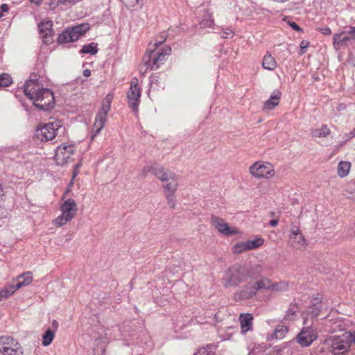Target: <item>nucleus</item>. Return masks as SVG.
<instances>
[{
	"instance_id": "nucleus-50",
	"label": "nucleus",
	"mask_w": 355,
	"mask_h": 355,
	"mask_svg": "<svg viewBox=\"0 0 355 355\" xmlns=\"http://www.w3.org/2000/svg\"><path fill=\"white\" fill-rule=\"evenodd\" d=\"M83 75L85 76V77H89L91 76V71L89 69H85L83 71Z\"/></svg>"
},
{
	"instance_id": "nucleus-10",
	"label": "nucleus",
	"mask_w": 355,
	"mask_h": 355,
	"mask_svg": "<svg viewBox=\"0 0 355 355\" xmlns=\"http://www.w3.org/2000/svg\"><path fill=\"white\" fill-rule=\"evenodd\" d=\"M139 80L133 78L130 82V87L127 93V98L129 107L135 113L138 112V107L140 103V96L141 94V88L139 87Z\"/></svg>"
},
{
	"instance_id": "nucleus-56",
	"label": "nucleus",
	"mask_w": 355,
	"mask_h": 355,
	"mask_svg": "<svg viewBox=\"0 0 355 355\" xmlns=\"http://www.w3.org/2000/svg\"><path fill=\"white\" fill-rule=\"evenodd\" d=\"M3 16V12L1 11V10H0V17Z\"/></svg>"
},
{
	"instance_id": "nucleus-28",
	"label": "nucleus",
	"mask_w": 355,
	"mask_h": 355,
	"mask_svg": "<svg viewBox=\"0 0 355 355\" xmlns=\"http://www.w3.org/2000/svg\"><path fill=\"white\" fill-rule=\"evenodd\" d=\"M351 168V163L347 161H341L338 165V175L340 178L347 176Z\"/></svg>"
},
{
	"instance_id": "nucleus-19",
	"label": "nucleus",
	"mask_w": 355,
	"mask_h": 355,
	"mask_svg": "<svg viewBox=\"0 0 355 355\" xmlns=\"http://www.w3.org/2000/svg\"><path fill=\"white\" fill-rule=\"evenodd\" d=\"M53 24L51 21L46 20L41 21L38 25V28L41 37L44 38V42L47 44L50 42L49 37L52 36Z\"/></svg>"
},
{
	"instance_id": "nucleus-15",
	"label": "nucleus",
	"mask_w": 355,
	"mask_h": 355,
	"mask_svg": "<svg viewBox=\"0 0 355 355\" xmlns=\"http://www.w3.org/2000/svg\"><path fill=\"white\" fill-rule=\"evenodd\" d=\"M350 347V341L347 335L334 337L331 343V352L336 355L344 354Z\"/></svg>"
},
{
	"instance_id": "nucleus-2",
	"label": "nucleus",
	"mask_w": 355,
	"mask_h": 355,
	"mask_svg": "<svg viewBox=\"0 0 355 355\" xmlns=\"http://www.w3.org/2000/svg\"><path fill=\"white\" fill-rule=\"evenodd\" d=\"M25 95L31 99L35 107L41 110H49L54 105V96L51 90L42 87L36 79L27 80L24 86Z\"/></svg>"
},
{
	"instance_id": "nucleus-57",
	"label": "nucleus",
	"mask_w": 355,
	"mask_h": 355,
	"mask_svg": "<svg viewBox=\"0 0 355 355\" xmlns=\"http://www.w3.org/2000/svg\"><path fill=\"white\" fill-rule=\"evenodd\" d=\"M76 172H74V173H73V179L76 177Z\"/></svg>"
},
{
	"instance_id": "nucleus-53",
	"label": "nucleus",
	"mask_w": 355,
	"mask_h": 355,
	"mask_svg": "<svg viewBox=\"0 0 355 355\" xmlns=\"http://www.w3.org/2000/svg\"><path fill=\"white\" fill-rule=\"evenodd\" d=\"M142 64H144V66L143 65L140 66L139 71H140L141 73H145L146 72V71H145V69H146V67L144 63L142 62Z\"/></svg>"
},
{
	"instance_id": "nucleus-52",
	"label": "nucleus",
	"mask_w": 355,
	"mask_h": 355,
	"mask_svg": "<svg viewBox=\"0 0 355 355\" xmlns=\"http://www.w3.org/2000/svg\"><path fill=\"white\" fill-rule=\"evenodd\" d=\"M278 224V220H271L270 221V225L272 226V227H275L277 226Z\"/></svg>"
},
{
	"instance_id": "nucleus-14",
	"label": "nucleus",
	"mask_w": 355,
	"mask_h": 355,
	"mask_svg": "<svg viewBox=\"0 0 355 355\" xmlns=\"http://www.w3.org/2000/svg\"><path fill=\"white\" fill-rule=\"evenodd\" d=\"M264 243L262 238H257L253 240H248L244 242H239L233 245L232 250L235 254H239L245 251H249L261 247Z\"/></svg>"
},
{
	"instance_id": "nucleus-29",
	"label": "nucleus",
	"mask_w": 355,
	"mask_h": 355,
	"mask_svg": "<svg viewBox=\"0 0 355 355\" xmlns=\"http://www.w3.org/2000/svg\"><path fill=\"white\" fill-rule=\"evenodd\" d=\"M17 291V289L14 284L6 286L1 291H0V301L8 298Z\"/></svg>"
},
{
	"instance_id": "nucleus-13",
	"label": "nucleus",
	"mask_w": 355,
	"mask_h": 355,
	"mask_svg": "<svg viewBox=\"0 0 355 355\" xmlns=\"http://www.w3.org/2000/svg\"><path fill=\"white\" fill-rule=\"evenodd\" d=\"M288 242L292 248L302 251L304 250L308 245L306 239L297 226L291 227Z\"/></svg>"
},
{
	"instance_id": "nucleus-54",
	"label": "nucleus",
	"mask_w": 355,
	"mask_h": 355,
	"mask_svg": "<svg viewBox=\"0 0 355 355\" xmlns=\"http://www.w3.org/2000/svg\"><path fill=\"white\" fill-rule=\"evenodd\" d=\"M31 1L32 3H34L37 4V5H38V4H40L41 3L42 0H31Z\"/></svg>"
},
{
	"instance_id": "nucleus-9",
	"label": "nucleus",
	"mask_w": 355,
	"mask_h": 355,
	"mask_svg": "<svg viewBox=\"0 0 355 355\" xmlns=\"http://www.w3.org/2000/svg\"><path fill=\"white\" fill-rule=\"evenodd\" d=\"M20 344L10 336H0V355H23Z\"/></svg>"
},
{
	"instance_id": "nucleus-24",
	"label": "nucleus",
	"mask_w": 355,
	"mask_h": 355,
	"mask_svg": "<svg viewBox=\"0 0 355 355\" xmlns=\"http://www.w3.org/2000/svg\"><path fill=\"white\" fill-rule=\"evenodd\" d=\"M289 282L286 281L273 282L271 284V292L283 293L288 290Z\"/></svg>"
},
{
	"instance_id": "nucleus-58",
	"label": "nucleus",
	"mask_w": 355,
	"mask_h": 355,
	"mask_svg": "<svg viewBox=\"0 0 355 355\" xmlns=\"http://www.w3.org/2000/svg\"><path fill=\"white\" fill-rule=\"evenodd\" d=\"M306 319H304V324H306Z\"/></svg>"
},
{
	"instance_id": "nucleus-33",
	"label": "nucleus",
	"mask_w": 355,
	"mask_h": 355,
	"mask_svg": "<svg viewBox=\"0 0 355 355\" xmlns=\"http://www.w3.org/2000/svg\"><path fill=\"white\" fill-rule=\"evenodd\" d=\"M202 28H212L214 26V20L212 15L207 12L204 16L200 22Z\"/></svg>"
},
{
	"instance_id": "nucleus-30",
	"label": "nucleus",
	"mask_w": 355,
	"mask_h": 355,
	"mask_svg": "<svg viewBox=\"0 0 355 355\" xmlns=\"http://www.w3.org/2000/svg\"><path fill=\"white\" fill-rule=\"evenodd\" d=\"M272 280L269 278H262L256 281L257 291L266 290L270 291Z\"/></svg>"
},
{
	"instance_id": "nucleus-35",
	"label": "nucleus",
	"mask_w": 355,
	"mask_h": 355,
	"mask_svg": "<svg viewBox=\"0 0 355 355\" xmlns=\"http://www.w3.org/2000/svg\"><path fill=\"white\" fill-rule=\"evenodd\" d=\"M80 52L84 54L90 53L94 55L98 52V48L96 44L91 43L83 46Z\"/></svg>"
},
{
	"instance_id": "nucleus-22",
	"label": "nucleus",
	"mask_w": 355,
	"mask_h": 355,
	"mask_svg": "<svg viewBox=\"0 0 355 355\" xmlns=\"http://www.w3.org/2000/svg\"><path fill=\"white\" fill-rule=\"evenodd\" d=\"M33 277L32 272L28 271L22 273L17 277V283L15 284L16 288L18 290L22 287L27 286L31 284Z\"/></svg>"
},
{
	"instance_id": "nucleus-25",
	"label": "nucleus",
	"mask_w": 355,
	"mask_h": 355,
	"mask_svg": "<svg viewBox=\"0 0 355 355\" xmlns=\"http://www.w3.org/2000/svg\"><path fill=\"white\" fill-rule=\"evenodd\" d=\"M277 62L270 53H266L263 57L262 66L265 69L272 71L277 67Z\"/></svg>"
},
{
	"instance_id": "nucleus-8",
	"label": "nucleus",
	"mask_w": 355,
	"mask_h": 355,
	"mask_svg": "<svg viewBox=\"0 0 355 355\" xmlns=\"http://www.w3.org/2000/svg\"><path fill=\"white\" fill-rule=\"evenodd\" d=\"M62 125V122L59 120L46 123L36 130V136L42 141L51 140L55 138L57 132Z\"/></svg>"
},
{
	"instance_id": "nucleus-20",
	"label": "nucleus",
	"mask_w": 355,
	"mask_h": 355,
	"mask_svg": "<svg viewBox=\"0 0 355 355\" xmlns=\"http://www.w3.org/2000/svg\"><path fill=\"white\" fill-rule=\"evenodd\" d=\"M352 40V37L347 34V32L336 33L333 36V45L335 49H339L342 46H347Z\"/></svg>"
},
{
	"instance_id": "nucleus-55",
	"label": "nucleus",
	"mask_w": 355,
	"mask_h": 355,
	"mask_svg": "<svg viewBox=\"0 0 355 355\" xmlns=\"http://www.w3.org/2000/svg\"><path fill=\"white\" fill-rule=\"evenodd\" d=\"M350 136H355V128L351 131Z\"/></svg>"
},
{
	"instance_id": "nucleus-23",
	"label": "nucleus",
	"mask_w": 355,
	"mask_h": 355,
	"mask_svg": "<svg viewBox=\"0 0 355 355\" xmlns=\"http://www.w3.org/2000/svg\"><path fill=\"white\" fill-rule=\"evenodd\" d=\"M252 319L253 317L250 313H241L240 315L239 321L242 333H245L252 329Z\"/></svg>"
},
{
	"instance_id": "nucleus-21",
	"label": "nucleus",
	"mask_w": 355,
	"mask_h": 355,
	"mask_svg": "<svg viewBox=\"0 0 355 355\" xmlns=\"http://www.w3.org/2000/svg\"><path fill=\"white\" fill-rule=\"evenodd\" d=\"M282 96V93L279 90H275L269 99H268L263 106V111H268L273 110L279 103V101Z\"/></svg>"
},
{
	"instance_id": "nucleus-39",
	"label": "nucleus",
	"mask_w": 355,
	"mask_h": 355,
	"mask_svg": "<svg viewBox=\"0 0 355 355\" xmlns=\"http://www.w3.org/2000/svg\"><path fill=\"white\" fill-rule=\"evenodd\" d=\"M168 205L171 209H175L176 207V198L175 193H164Z\"/></svg>"
},
{
	"instance_id": "nucleus-51",
	"label": "nucleus",
	"mask_w": 355,
	"mask_h": 355,
	"mask_svg": "<svg viewBox=\"0 0 355 355\" xmlns=\"http://www.w3.org/2000/svg\"><path fill=\"white\" fill-rule=\"evenodd\" d=\"M308 46V42L305 41H302L300 44V47L302 49H306Z\"/></svg>"
},
{
	"instance_id": "nucleus-37",
	"label": "nucleus",
	"mask_w": 355,
	"mask_h": 355,
	"mask_svg": "<svg viewBox=\"0 0 355 355\" xmlns=\"http://www.w3.org/2000/svg\"><path fill=\"white\" fill-rule=\"evenodd\" d=\"M288 331V328L286 326L284 325H279L276 327L275 331V336L276 338H283L286 333Z\"/></svg>"
},
{
	"instance_id": "nucleus-34",
	"label": "nucleus",
	"mask_w": 355,
	"mask_h": 355,
	"mask_svg": "<svg viewBox=\"0 0 355 355\" xmlns=\"http://www.w3.org/2000/svg\"><path fill=\"white\" fill-rule=\"evenodd\" d=\"M164 83L159 80V77L156 75L153 76L150 79V89L157 90L159 89H164Z\"/></svg>"
},
{
	"instance_id": "nucleus-42",
	"label": "nucleus",
	"mask_w": 355,
	"mask_h": 355,
	"mask_svg": "<svg viewBox=\"0 0 355 355\" xmlns=\"http://www.w3.org/2000/svg\"><path fill=\"white\" fill-rule=\"evenodd\" d=\"M234 32L230 29H226L221 33V37L223 38H228L232 37L234 36Z\"/></svg>"
},
{
	"instance_id": "nucleus-48",
	"label": "nucleus",
	"mask_w": 355,
	"mask_h": 355,
	"mask_svg": "<svg viewBox=\"0 0 355 355\" xmlns=\"http://www.w3.org/2000/svg\"><path fill=\"white\" fill-rule=\"evenodd\" d=\"M58 328V322L55 320H53L51 329L55 330V332L57 331Z\"/></svg>"
},
{
	"instance_id": "nucleus-18",
	"label": "nucleus",
	"mask_w": 355,
	"mask_h": 355,
	"mask_svg": "<svg viewBox=\"0 0 355 355\" xmlns=\"http://www.w3.org/2000/svg\"><path fill=\"white\" fill-rule=\"evenodd\" d=\"M143 171L145 174L147 172H151L162 182H168L174 175L172 172L156 164L144 168Z\"/></svg>"
},
{
	"instance_id": "nucleus-5",
	"label": "nucleus",
	"mask_w": 355,
	"mask_h": 355,
	"mask_svg": "<svg viewBox=\"0 0 355 355\" xmlns=\"http://www.w3.org/2000/svg\"><path fill=\"white\" fill-rule=\"evenodd\" d=\"M113 94L109 93L101 102V106L96 114L95 122L92 128V139L100 132L107 122V115L111 109Z\"/></svg>"
},
{
	"instance_id": "nucleus-49",
	"label": "nucleus",
	"mask_w": 355,
	"mask_h": 355,
	"mask_svg": "<svg viewBox=\"0 0 355 355\" xmlns=\"http://www.w3.org/2000/svg\"><path fill=\"white\" fill-rule=\"evenodd\" d=\"M0 9L1 10V11L3 12H8L9 7L7 4H2L1 6L0 7Z\"/></svg>"
},
{
	"instance_id": "nucleus-47",
	"label": "nucleus",
	"mask_w": 355,
	"mask_h": 355,
	"mask_svg": "<svg viewBox=\"0 0 355 355\" xmlns=\"http://www.w3.org/2000/svg\"><path fill=\"white\" fill-rule=\"evenodd\" d=\"M347 34L352 37V40H355V26H351L347 31Z\"/></svg>"
},
{
	"instance_id": "nucleus-4",
	"label": "nucleus",
	"mask_w": 355,
	"mask_h": 355,
	"mask_svg": "<svg viewBox=\"0 0 355 355\" xmlns=\"http://www.w3.org/2000/svg\"><path fill=\"white\" fill-rule=\"evenodd\" d=\"M61 214L52 220L56 227H60L75 218L78 211V205L73 198L64 200L60 207Z\"/></svg>"
},
{
	"instance_id": "nucleus-46",
	"label": "nucleus",
	"mask_w": 355,
	"mask_h": 355,
	"mask_svg": "<svg viewBox=\"0 0 355 355\" xmlns=\"http://www.w3.org/2000/svg\"><path fill=\"white\" fill-rule=\"evenodd\" d=\"M288 24L293 30L299 32L302 31V28L295 21H290Z\"/></svg>"
},
{
	"instance_id": "nucleus-41",
	"label": "nucleus",
	"mask_w": 355,
	"mask_h": 355,
	"mask_svg": "<svg viewBox=\"0 0 355 355\" xmlns=\"http://www.w3.org/2000/svg\"><path fill=\"white\" fill-rule=\"evenodd\" d=\"M193 355H214V352L211 351V348L207 347H202L199 349V350L195 353Z\"/></svg>"
},
{
	"instance_id": "nucleus-7",
	"label": "nucleus",
	"mask_w": 355,
	"mask_h": 355,
	"mask_svg": "<svg viewBox=\"0 0 355 355\" xmlns=\"http://www.w3.org/2000/svg\"><path fill=\"white\" fill-rule=\"evenodd\" d=\"M89 29V25L88 24H83L71 28H68L58 35V42L62 44L76 41Z\"/></svg>"
},
{
	"instance_id": "nucleus-3",
	"label": "nucleus",
	"mask_w": 355,
	"mask_h": 355,
	"mask_svg": "<svg viewBox=\"0 0 355 355\" xmlns=\"http://www.w3.org/2000/svg\"><path fill=\"white\" fill-rule=\"evenodd\" d=\"M171 53V48L170 46H165L159 50L153 48V49L146 51L142 58V62L144 63L146 67L145 71L148 69L157 70L159 69V67L166 62Z\"/></svg>"
},
{
	"instance_id": "nucleus-17",
	"label": "nucleus",
	"mask_w": 355,
	"mask_h": 355,
	"mask_svg": "<svg viewBox=\"0 0 355 355\" xmlns=\"http://www.w3.org/2000/svg\"><path fill=\"white\" fill-rule=\"evenodd\" d=\"M256 282H248L234 293V298L236 300H248L253 297L257 293Z\"/></svg>"
},
{
	"instance_id": "nucleus-38",
	"label": "nucleus",
	"mask_w": 355,
	"mask_h": 355,
	"mask_svg": "<svg viewBox=\"0 0 355 355\" xmlns=\"http://www.w3.org/2000/svg\"><path fill=\"white\" fill-rule=\"evenodd\" d=\"M12 83V78L8 73L0 75V87H5Z\"/></svg>"
},
{
	"instance_id": "nucleus-40",
	"label": "nucleus",
	"mask_w": 355,
	"mask_h": 355,
	"mask_svg": "<svg viewBox=\"0 0 355 355\" xmlns=\"http://www.w3.org/2000/svg\"><path fill=\"white\" fill-rule=\"evenodd\" d=\"M167 35L165 32L161 33L157 36L155 42L153 45V48L157 49L161 44H162L166 40Z\"/></svg>"
},
{
	"instance_id": "nucleus-44",
	"label": "nucleus",
	"mask_w": 355,
	"mask_h": 355,
	"mask_svg": "<svg viewBox=\"0 0 355 355\" xmlns=\"http://www.w3.org/2000/svg\"><path fill=\"white\" fill-rule=\"evenodd\" d=\"M123 2L127 6L130 7L135 6L139 2V0H122Z\"/></svg>"
},
{
	"instance_id": "nucleus-59",
	"label": "nucleus",
	"mask_w": 355,
	"mask_h": 355,
	"mask_svg": "<svg viewBox=\"0 0 355 355\" xmlns=\"http://www.w3.org/2000/svg\"><path fill=\"white\" fill-rule=\"evenodd\" d=\"M354 342L355 343V337L354 338Z\"/></svg>"
},
{
	"instance_id": "nucleus-31",
	"label": "nucleus",
	"mask_w": 355,
	"mask_h": 355,
	"mask_svg": "<svg viewBox=\"0 0 355 355\" xmlns=\"http://www.w3.org/2000/svg\"><path fill=\"white\" fill-rule=\"evenodd\" d=\"M299 311L300 308L297 304H291L284 319L286 320H293Z\"/></svg>"
},
{
	"instance_id": "nucleus-27",
	"label": "nucleus",
	"mask_w": 355,
	"mask_h": 355,
	"mask_svg": "<svg viewBox=\"0 0 355 355\" xmlns=\"http://www.w3.org/2000/svg\"><path fill=\"white\" fill-rule=\"evenodd\" d=\"M163 186L164 193H175L178 188V183L173 175L168 182Z\"/></svg>"
},
{
	"instance_id": "nucleus-1",
	"label": "nucleus",
	"mask_w": 355,
	"mask_h": 355,
	"mask_svg": "<svg viewBox=\"0 0 355 355\" xmlns=\"http://www.w3.org/2000/svg\"><path fill=\"white\" fill-rule=\"evenodd\" d=\"M266 271V267L261 264L250 266L236 263L230 267L223 278L225 288L237 287L247 279H256Z\"/></svg>"
},
{
	"instance_id": "nucleus-32",
	"label": "nucleus",
	"mask_w": 355,
	"mask_h": 355,
	"mask_svg": "<svg viewBox=\"0 0 355 355\" xmlns=\"http://www.w3.org/2000/svg\"><path fill=\"white\" fill-rule=\"evenodd\" d=\"M55 334V330L48 329L42 336V345L45 347L49 346L53 340Z\"/></svg>"
},
{
	"instance_id": "nucleus-43",
	"label": "nucleus",
	"mask_w": 355,
	"mask_h": 355,
	"mask_svg": "<svg viewBox=\"0 0 355 355\" xmlns=\"http://www.w3.org/2000/svg\"><path fill=\"white\" fill-rule=\"evenodd\" d=\"M350 135H351V132H349L348 134H345L344 135L345 141H343V142L340 143V144H339L340 147L343 146L347 141H349L351 139L355 137V136H350Z\"/></svg>"
},
{
	"instance_id": "nucleus-26",
	"label": "nucleus",
	"mask_w": 355,
	"mask_h": 355,
	"mask_svg": "<svg viewBox=\"0 0 355 355\" xmlns=\"http://www.w3.org/2000/svg\"><path fill=\"white\" fill-rule=\"evenodd\" d=\"M331 133L330 129L327 125H322L320 128H314L311 130V135L313 137L322 138L327 137Z\"/></svg>"
},
{
	"instance_id": "nucleus-6",
	"label": "nucleus",
	"mask_w": 355,
	"mask_h": 355,
	"mask_svg": "<svg viewBox=\"0 0 355 355\" xmlns=\"http://www.w3.org/2000/svg\"><path fill=\"white\" fill-rule=\"evenodd\" d=\"M249 173L255 179H270L275 175L274 166L268 162L258 161L249 167Z\"/></svg>"
},
{
	"instance_id": "nucleus-16",
	"label": "nucleus",
	"mask_w": 355,
	"mask_h": 355,
	"mask_svg": "<svg viewBox=\"0 0 355 355\" xmlns=\"http://www.w3.org/2000/svg\"><path fill=\"white\" fill-rule=\"evenodd\" d=\"M317 338V331L311 326L304 327L297 336V343L302 347L309 346Z\"/></svg>"
},
{
	"instance_id": "nucleus-45",
	"label": "nucleus",
	"mask_w": 355,
	"mask_h": 355,
	"mask_svg": "<svg viewBox=\"0 0 355 355\" xmlns=\"http://www.w3.org/2000/svg\"><path fill=\"white\" fill-rule=\"evenodd\" d=\"M318 31L321 32L323 35H329L331 33L330 28L328 26H324L320 28H318Z\"/></svg>"
},
{
	"instance_id": "nucleus-11",
	"label": "nucleus",
	"mask_w": 355,
	"mask_h": 355,
	"mask_svg": "<svg viewBox=\"0 0 355 355\" xmlns=\"http://www.w3.org/2000/svg\"><path fill=\"white\" fill-rule=\"evenodd\" d=\"M75 148L73 144H63L58 146L55 153V160L58 165H64L71 159L74 154Z\"/></svg>"
},
{
	"instance_id": "nucleus-12",
	"label": "nucleus",
	"mask_w": 355,
	"mask_h": 355,
	"mask_svg": "<svg viewBox=\"0 0 355 355\" xmlns=\"http://www.w3.org/2000/svg\"><path fill=\"white\" fill-rule=\"evenodd\" d=\"M210 223L218 232L224 236H231L240 234V231L234 227H230L225 220L216 215H212L210 218Z\"/></svg>"
},
{
	"instance_id": "nucleus-36",
	"label": "nucleus",
	"mask_w": 355,
	"mask_h": 355,
	"mask_svg": "<svg viewBox=\"0 0 355 355\" xmlns=\"http://www.w3.org/2000/svg\"><path fill=\"white\" fill-rule=\"evenodd\" d=\"M322 309V304L320 302H318L313 304L312 306L309 308L308 311V313L313 318L317 317Z\"/></svg>"
}]
</instances>
